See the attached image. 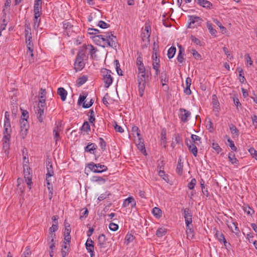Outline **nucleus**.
Instances as JSON below:
<instances>
[{
    "mask_svg": "<svg viewBox=\"0 0 257 257\" xmlns=\"http://www.w3.org/2000/svg\"><path fill=\"white\" fill-rule=\"evenodd\" d=\"M101 41V46L115 48L117 45V39L111 32H106L103 35H99Z\"/></svg>",
    "mask_w": 257,
    "mask_h": 257,
    "instance_id": "obj_1",
    "label": "nucleus"
},
{
    "mask_svg": "<svg viewBox=\"0 0 257 257\" xmlns=\"http://www.w3.org/2000/svg\"><path fill=\"white\" fill-rule=\"evenodd\" d=\"M87 167L93 172L95 173H100L106 171L107 167L100 164H95L91 162L87 165Z\"/></svg>",
    "mask_w": 257,
    "mask_h": 257,
    "instance_id": "obj_2",
    "label": "nucleus"
},
{
    "mask_svg": "<svg viewBox=\"0 0 257 257\" xmlns=\"http://www.w3.org/2000/svg\"><path fill=\"white\" fill-rule=\"evenodd\" d=\"M24 168V175L25 179V181L28 185L29 189L31 188L32 177V172L30 167L27 164L23 165Z\"/></svg>",
    "mask_w": 257,
    "mask_h": 257,
    "instance_id": "obj_3",
    "label": "nucleus"
},
{
    "mask_svg": "<svg viewBox=\"0 0 257 257\" xmlns=\"http://www.w3.org/2000/svg\"><path fill=\"white\" fill-rule=\"evenodd\" d=\"M21 132L20 135L23 139H24L27 135L29 128L28 121L26 118H21L20 120Z\"/></svg>",
    "mask_w": 257,
    "mask_h": 257,
    "instance_id": "obj_4",
    "label": "nucleus"
},
{
    "mask_svg": "<svg viewBox=\"0 0 257 257\" xmlns=\"http://www.w3.org/2000/svg\"><path fill=\"white\" fill-rule=\"evenodd\" d=\"M103 73V80L105 83V87L108 88L110 85L112 84L113 81L112 77L111 75V71L105 69L103 71H102Z\"/></svg>",
    "mask_w": 257,
    "mask_h": 257,
    "instance_id": "obj_5",
    "label": "nucleus"
},
{
    "mask_svg": "<svg viewBox=\"0 0 257 257\" xmlns=\"http://www.w3.org/2000/svg\"><path fill=\"white\" fill-rule=\"evenodd\" d=\"M5 131L4 132V137L3 142L4 147L9 148L10 144V133L11 132V126H6L4 125Z\"/></svg>",
    "mask_w": 257,
    "mask_h": 257,
    "instance_id": "obj_6",
    "label": "nucleus"
},
{
    "mask_svg": "<svg viewBox=\"0 0 257 257\" xmlns=\"http://www.w3.org/2000/svg\"><path fill=\"white\" fill-rule=\"evenodd\" d=\"M179 111L180 113L179 114V117L181 120L183 122H187L188 121V117L191 115V112L182 108H180Z\"/></svg>",
    "mask_w": 257,
    "mask_h": 257,
    "instance_id": "obj_7",
    "label": "nucleus"
},
{
    "mask_svg": "<svg viewBox=\"0 0 257 257\" xmlns=\"http://www.w3.org/2000/svg\"><path fill=\"white\" fill-rule=\"evenodd\" d=\"M226 224L231 231L234 233L236 235H238L240 233L239 229L237 227V223H235L233 221L232 217H230V221H226Z\"/></svg>",
    "mask_w": 257,
    "mask_h": 257,
    "instance_id": "obj_8",
    "label": "nucleus"
},
{
    "mask_svg": "<svg viewBox=\"0 0 257 257\" xmlns=\"http://www.w3.org/2000/svg\"><path fill=\"white\" fill-rule=\"evenodd\" d=\"M65 229L64 232V244H69L71 240V236L70 235L71 232L70 225L69 223L65 224Z\"/></svg>",
    "mask_w": 257,
    "mask_h": 257,
    "instance_id": "obj_9",
    "label": "nucleus"
},
{
    "mask_svg": "<svg viewBox=\"0 0 257 257\" xmlns=\"http://www.w3.org/2000/svg\"><path fill=\"white\" fill-rule=\"evenodd\" d=\"M182 211H183L186 225H188V224H192V215L191 210L189 208H186L183 209Z\"/></svg>",
    "mask_w": 257,
    "mask_h": 257,
    "instance_id": "obj_10",
    "label": "nucleus"
},
{
    "mask_svg": "<svg viewBox=\"0 0 257 257\" xmlns=\"http://www.w3.org/2000/svg\"><path fill=\"white\" fill-rule=\"evenodd\" d=\"M25 37H26V43L27 44V47L28 49H30V48L33 47V44L32 41L31 32H29L28 30L25 31Z\"/></svg>",
    "mask_w": 257,
    "mask_h": 257,
    "instance_id": "obj_11",
    "label": "nucleus"
},
{
    "mask_svg": "<svg viewBox=\"0 0 257 257\" xmlns=\"http://www.w3.org/2000/svg\"><path fill=\"white\" fill-rule=\"evenodd\" d=\"M215 236L220 243L223 242L224 246L226 247H227L228 245H230L229 243H228L226 241V240L225 238L224 235L221 232H220L218 230H217L215 233Z\"/></svg>",
    "mask_w": 257,
    "mask_h": 257,
    "instance_id": "obj_12",
    "label": "nucleus"
},
{
    "mask_svg": "<svg viewBox=\"0 0 257 257\" xmlns=\"http://www.w3.org/2000/svg\"><path fill=\"white\" fill-rule=\"evenodd\" d=\"M179 52L177 56V59L180 64H183V63L184 62L185 60V58H184L185 55V49L181 45L179 46Z\"/></svg>",
    "mask_w": 257,
    "mask_h": 257,
    "instance_id": "obj_13",
    "label": "nucleus"
},
{
    "mask_svg": "<svg viewBox=\"0 0 257 257\" xmlns=\"http://www.w3.org/2000/svg\"><path fill=\"white\" fill-rule=\"evenodd\" d=\"M131 205V207H135L136 205V202L133 197H129L125 199L123 203L122 207H126Z\"/></svg>",
    "mask_w": 257,
    "mask_h": 257,
    "instance_id": "obj_14",
    "label": "nucleus"
},
{
    "mask_svg": "<svg viewBox=\"0 0 257 257\" xmlns=\"http://www.w3.org/2000/svg\"><path fill=\"white\" fill-rule=\"evenodd\" d=\"M98 244L101 249L104 248L106 247V238L104 234L99 235L98 238Z\"/></svg>",
    "mask_w": 257,
    "mask_h": 257,
    "instance_id": "obj_15",
    "label": "nucleus"
},
{
    "mask_svg": "<svg viewBox=\"0 0 257 257\" xmlns=\"http://www.w3.org/2000/svg\"><path fill=\"white\" fill-rule=\"evenodd\" d=\"M85 246L88 252L92 254L94 251V242L91 238L87 239L85 243Z\"/></svg>",
    "mask_w": 257,
    "mask_h": 257,
    "instance_id": "obj_16",
    "label": "nucleus"
},
{
    "mask_svg": "<svg viewBox=\"0 0 257 257\" xmlns=\"http://www.w3.org/2000/svg\"><path fill=\"white\" fill-rule=\"evenodd\" d=\"M191 82L192 79L191 78H186L185 81L186 88H185L184 92L187 95H190L191 94V91L190 88L191 85Z\"/></svg>",
    "mask_w": 257,
    "mask_h": 257,
    "instance_id": "obj_17",
    "label": "nucleus"
},
{
    "mask_svg": "<svg viewBox=\"0 0 257 257\" xmlns=\"http://www.w3.org/2000/svg\"><path fill=\"white\" fill-rule=\"evenodd\" d=\"M136 145L138 149H139L142 152V153H143L144 154H145V153H146L143 140L140 137L138 138V140L136 142Z\"/></svg>",
    "mask_w": 257,
    "mask_h": 257,
    "instance_id": "obj_18",
    "label": "nucleus"
},
{
    "mask_svg": "<svg viewBox=\"0 0 257 257\" xmlns=\"http://www.w3.org/2000/svg\"><path fill=\"white\" fill-rule=\"evenodd\" d=\"M197 4L200 5L201 6L206 8V9H211L212 7V4L209 1L207 0H195Z\"/></svg>",
    "mask_w": 257,
    "mask_h": 257,
    "instance_id": "obj_19",
    "label": "nucleus"
},
{
    "mask_svg": "<svg viewBox=\"0 0 257 257\" xmlns=\"http://www.w3.org/2000/svg\"><path fill=\"white\" fill-rule=\"evenodd\" d=\"M57 94L60 96L62 101H65L67 95V91L63 87H60L57 90Z\"/></svg>",
    "mask_w": 257,
    "mask_h": 257,
    "instance_id": "obj_20",
    "label": "nucleus"
},
{
    "mask_svg": "<svg viewBox=\"0 0 257 257\" xmlns=\"http://www.w3.org/2000/svg\"><path fill=\"white\" fill-rule=\"evenodd\" d=\"M47 173L46 174L47 177H51L54 175L53 168L51 162H47Z\"/></svg>",
    "mask_w": 257,
    "mask_h": 257,
    "instance_id": "obj_21",
    "label": "nucleus"
},
{
    "mask_svg": "<svg viewBox=\"0 0 257 257\" xmlns=\"http://www.w3.org/2000/svg\"><path fill=\"white\" fill-rule=\"evenodd\" d=\"M60 131V129L59 128L58 125L55 126L53 131L54 134V139L55 140L56 144H57V141L60 139V137L59 135Z\"/></svg>",
    "mask_w": 257,
    "mask_h": 257,
    "instance_id": "obj_22",
    "label": "nucleus"
},
{
    "mask_svg": "<svg viewBox=\"0 0 257 257\" xmlns=\"http://www.w3.org/2000/svg\"><path fill=\"white\" fill-rule=\"evenodd\" d=\"M88 120L90 123L92 124V125L94 126V122L95 121V112L93 109H90L88 112Z\"/></svg>",
    "mask_w": 257,
    "mask_h": 257,
    "instance_id": "obj_23",
    "label": "nucleus"
},
{
    "mask_svg": "<svg viewBox=\"0 0 257 257\" xmlns=\"http://www.w3.org/2000/svg\"><path fill=\"white\" fill-rule=\"evenodd\" d=\"M85 57V53L84 50H79L77 53L75 61L84 62Z\"/></svg>",
    "mask_w": 257,
    "mask_h": 257,
    "instance_id": "obj_24",
    "label": "nucleus"
},
{
    "mask_svg": "<svg viewBox=\"0 0 257 257\" xmlns=\"http://www.w3.org/2000/svg\"><path fill=\"white\" fill-rule=\"evenodd\" d=\"M138 83L139 94L142 97L143 95L145 89L146 81L143 82L142 81H141L140 82H138Z\"/></svg>",
    "mask_w": 257,
    "mask_h": 257,
    "instance_id": "obj_25",
    "label": "nucleus"
},
{
    "mask_svg": "<svg viewBox=\"0 0 257 257\" xmlns=\"http://www.w3.org/2000/svg\"><path fill=\"white\" fill-rule=\"evenodd\" d=\"M85 66V63L82 61H75L74 63V68L76 71L81 70Z\"/></svg>",
    "mask_w": 257,
    "mask_h": 257,
    "instance_id": "obj_26",
    "label": "nucleus"
},
{
    "mask_svg": "<svg viewBox=\"0 0 257 257\" xmlns=\"http://www.w3.org/2000/svg\"><path fill=\"white\" fill-rule=\"evenodd\" d=\"M153 59V68L156 70L160 68V59L158 57L154 58V55H152Z\"/></svg>",
    "mask_w": 257,
    "mask_h": 257,
    "instance_id": "obj_27",
    "label": "nucleus"
},
{
    "mask_svg": "<svg viewBox=\"0 0 257 257\" xmlns=\"http://www.w3.org/2000/svg\"><path fill=\"white\" fill-rule=\"evenodd\" d=\"M160 80L162 84V86L167 85L166 83L168 82L169 79L167 77V73L165 72H162L160 75Z\"/></svg>",
    "mask_w": 257,
    "mask_h": 257,
    "instance_id": "obj_28",
    "label": "nucleus"
},
{
    "mask_svg": "<svg viewBox=\"0 0 257 257\" xmlns=\"http://www.w3.org/2000/svg\"><path fill=\"white\" fill-rule=\"evenodd\" d=\"M97 149L96 145L94 143H89L87 146L85 148L86 152L93 153L92 151L95 150Z\"/></svg>",
    "mask_w": 257,
    "mask_h": 257,
    "instance_id": "obj_29",
    "label": "nucleus"
},
{
    "mask_svg": "<svg viewBox=\"0 0 257 257\" xmlns=\"http://www.w3.org/2000/svg\"><path fill=\"white\" fill-rule=\"evenodd\" d=\"M189 142L190 143V145L189 146L188 149L191 152L195 157H196L198 153L197 148L196 145L192 144L191 141H189Z\"/></svg>",
    "mask_w": 257,
    "mask_h": 257,
    "instance_id": "obj_30",
    "label": "nucleus"
},
{
    "mask_svg": "<svg viewBox=\"0 0 257 257\" xmlns=\"http://www.w3.org/2000/svg\"><path fill=\"white\" fill-rule=\"evenodd\" d=\"M212 104L214 107V110L218 111L219 106V103L215 94H213L212 95Z\"/></svg>",
    "mask_w": 257,
    "mask_h": 257,
    "instance_id": "obj_31",
    "label": "nucleus"
},
{
    "mask_svg": "<svg viewBox=\"0 0 257 257\" xmlns=\"http://www.w3.org/2000/svg\"><path fill=\"white\" fill-rule=\"evenodd\" d=\"M176 48L175 47L172 46L171 47H170L169 49V50L168 51V53H167L168 58L169 59H171V58H173L176 53Z\"/></svg>",
    "mask_w": 257,
    "mask_h": 257,
    "instance_id": "obj_32",
    "label": "nucleus"
},
{
    "mask_svg": "<svg viewBox=\"0 0 257 257\" xmlns=\"http://www.w3.org/2000/svg\"><path fill=\"white\" fill-rule=\"evenodd\" d=\"M152 212L153 214V215L157 218H160L162 216V211L158 207H154L152 209Z\"/></svg>",
    "mask_w": 257,
    "mask_h": 257,
    "instance_id": "obj_33",
    "label": "nucleus"
},
{
    "mask_svg": "<svg viewBox=\"0 0 257 257\" xmlns=\"http://www.w3.org/2000/svg\"><path fill=\"white\" fill-rule=\"evenodd\" d=\"M229 126L230 131L231 132V134L238 137L239 135V131L236 128V127L233 124H229Z\"/></svg>",
    "mask_w": 257,
    "mask_h": 257,
    "instance_id": "obj_34",
    "label": "nucleus"
},
{
    "mask_svg": "<svg viewBox=\"0 0 257 257\" xmlns=\"http://www.w3.org/2000/svg\"><path fill=\"white\" fill-rule=\"evenodd\" d=\"M87 96V93L85 92H83L82 94H80L78 100V105H81L82 103L83 104V102H85L84 100Z\"/></svg>",
    "mask_w": 257,
    "mask_h": 257,
    "instance_id": "obj_35",
    "label": "nucleus"
},
{
    "mask_svg": "<svg viewBox=\"0 0 257 257\" xmlns=\"http://www.w3.org/2000/svg\"><path fill=\"white\" fill-rule=\"evenodd\" d=\"M228 158L229 161L231 162V163L232 164H238V160L235 158V155L234 153H229L228 154Z\"/></svg>",
    "mask_w": 257,
    "mask_h": 257,
    "instance_id": "obj_36",
    "label": "nucleus"
},
{
    "mask_svg": "<svg viewBox=\"0 0 257 257\" xmlns=\"http://www.w3.org/2000/svg\"><path fill=\"white\" fill-rule=\"evenodd\" d=\"M114 64L115 66V69L118 75L120 76L122 75V71L120 68V64L118 60H115L114 61Z\"/></svg>",
    "mask_w": 257,
    "mask_h": 257,
    "instance_id": "obj_37",
    "label": "nucleus"
},
{
    "mask_svg": "<svg viewBox=\"0 0 257 257\" xmlns=\"http://www.w3.org/2000/svg\"><path fill=\"white\" fill-rule=\"evenodd\" d=\"M166 233V229L165 228L161 227L158 229V230L156 231V235L159 237H161L165 235Z\"/></svg>",
    "mask_w": 257,
    "mask_h": 257,
    "instance_id": "obj_38",
    "label": "nucleus"
},
{
    "mask_svg": "<svg viewBox=\"0 0 257 257\" xmlns=\"http://www.w3.org/2000/svg\"><path fill=\"white\" fill-rule=\"evenodd\" d=\"M44 109L43 108H38L37 109V118L40 122H42L43 120V117L42 115L44 114Z\"/></svg>",
    "mask_w": 257,
    "mask_h": 257,
    "instance_id": "obj_39",
    "label": "nucleus"
},
{
    "mask_svg": "<svg viewBox=\"0 0 257 257\" xmlns=\"http://www.w3.org/2000/svg\"><path fill=\"white\" fill-rule=\"evenodd\" d=\"M69 250V246L67 245V243L64 244L63 243V245H62V248L61 249V255L62 257H65Z\"/></svg>",
    "mask_w": 257,
    "mask_h": 257,
    "instance_id": "obj_40",
    "label": "nucleus"
},
{
    "mask_svg": "<svg viewBox=\"0 0 257 257\" xmlns=\"http://www.w3.org/2000/svg\"><path fill=\"white\" fill-rule=\"evenodd\" d=\"M183 164L181 162V160H179L176 168V172L179 175H181L183 172Z\"/></svg>",
    "mask_w": 257,
    "mask_h": 257,
    "instance_id": "obj_41",
    "label": "nucleus"
},
{
    "mask_svg": "<svg viewBox=\"0 0 257 257\" xmlns=\"http://www.w3.org/2000/svg\"><path fill=\"white\" fill-rule=\"evenodd\" d=\"M190 22L189 23L188 27L191 28V25L192 24H194L195 22H198L199 20H201V18L199 17L194 16H190Z\"/></svg>",
    "mask_w": 257,
    "mask_h": 257,
    "instance_id": "obj_42",
    "label": "nucleus"
},
{
    "mask_svg": "<svg viewBox=\"0 0 257 257\" xmlns=\"http://www.w3.org/2000/svg\"><path fill=\"white\" fill-rule=\"evenodd\" d=\"M40 102H45L46 90L45 89L41 88L40 92Z\"/></svg>",
    "mask_w": 257,
    "mask_h": 257,
    "instance_id": "obj_43",
    "label": "nucleus"
},
{
    "mask_svg": "<svg viewBox=\"0 0 257 257\" xmlns=\"http://www.w3.org/2000/svg\"><path fill=\"white\" fill-rule=\"evenodd\" d=\"M237 70L239 72V76L240 77L239 78V81L241 83H243L244 81L245 80V79L243 76L244 73L242 69L240 67H237Z\"/></svg>",
    "mask_w": 257,
    "mask_h": 257,
    "instance_id": "obj_44",
    "label": "nucleus"
},
{
    "mask_svg": "<svg viewBox=\"0 0 257 257\" xmlns=\"http://www.w3.org/2000/svg\"><path fill=\"white\" fill-rule=\"evenodd\" d=\"M50 177H47L46 176V181L47 183V187L49 191H50V193L52 194V191H53V185L51 183V179H50Z\"/></svg>",
    "mask_w": 257,
    "mask_h": 257,
    "instance_id": "obj_45",
    "label": "nucleus"
},
{
    "mask_svg": "<svg viewBox=\"0 0 257 257\" xmlns=\"http://www.w3.org/2000/svg\"><path fill=\"white\" fill-rule=\"evenodd\" d=\"M92 181L101 183H104L106 181L105 179L98 176H94L92 177Z\"/></svg>",
    "mask_w": 257,
    "mask_h": 257,
    "instance_id": "obj_46",
    "label": "nucleus"
},
{
    "mask_svg": "<svg viewBox=\"0 0 257 257\" xmlns=\"http://www.w3.org/2000/svg\"><path fill=\"white\" fill-rule=\"evenodd\" d=\"M132 134L134 136L136 135L138 138L140 137V130L137 126H133L132 128Z\"/></svg>",
    "mask_w": 257,
    "mask_h": 257,
    "instance_id": "obj_47",
    "label": "nucleus"
},
{
    "mask_svg": "<svg viewBox=\"0 0 257 257\" xmlns=\"http://www.w3.org/2000/svg\"><path fill=\"white\" fill-rule=\"evenodd\" d=\"M192 141L194 144L198 145L199 143H201V138L195 135H192L191 136Z\"/></svg>",
    "mask_w": 257,
    "mask_h": 257,
    "instance_id": "obj_48",
    "label": "nucleus"
},
{
    "mask_svg": "<svg viewBox=\"0 0 257 257\" xmlns=\"http://www.w3.org/2000/svg\"><path fill=\"white\" fill-rule=\"evenodd\" d=\"M81 130L84 132H87L90 131V124L88 122L85 121L81 127Z\"/></svg>",
    "mask_w": 257,
    "mask_h": 257,
    "instance_id": "obj_49",
    "label": "nucleus"
},
{
    "mask_svg": "<svg viewBox=\"0 0 257 257\" xmlns=\"http://www.w3.org/2000/svg\"><path fill=\"white\" fill-rule=\"evenodd\" d=\"M206 25H207V28L208 29V30L209 31V33L212 35H215L216 31L215 29H213L212 24L209 22H207Z\"/></svg>",
    "mask_w": 257,
    "mask_h": 257,
    "instance_id": "obj_50",
    "label": "nucleus"
},
{
    "mask_svg": "<svg viewBox=\"0 0 257 257\" xmlns=\"http://www.w3.org/2000/svg\"><path fill=\"white\" fill-rule=\"evenodd\" d=\"M135 238V237L130 233H127L125 237V240L127 242V244L130 243V242H132L134 239Z\"/></svg>",
    "mask_w": 257,
    "mask_h": 257,
    "instance_id": "obj_51",
    "label": "nucleus"
},
{
    "mask_svg": "<svg viewBox=\"0 0 257 257\" xmlns=\"http://www.w3.org/2000/svg\"><path fill=\"white\" fill-rule=\"evenodd\" d=\"M9 113L8 111H6L5 112V125H6V126H11V124H10V118H9Z\"/></svg>",
    "mask_w": 257,
    "mask_h": 257,
    "instance_id": "obj_52",
    "label": "nucleus"
},
{
    "mask_svg": "<svg viewBox=\"0 0 257 257\" xmlns=\"http://www.w3.org/2000/svg\"><path fill=\"white\" fill-rule=\"evenodd\" d=\"M159 51V45L158 44H156L155 42L154 43V46H153V55H154V58L155 57H158L159 58V56L158 53Z\"/></svg>",
    "mask_w": 257,
    "mask_h": 257,
    "instance_id": "obj_53",
    "label": "nucleus"
},
{
    "mask_svg": "<svg viewBox=\"0 0 257 257\" xmlns=\"http://www.w3.org/2000/svg\"><path fill=\"white\" fill-rule=\"evenodd\" d=\"M87 80V77L83 75L78 79L77 83L80 86L85 83Z\"/></svg>",
    "mask_w": 257,
    "mask_h": 257,
    "instance_id": "obj_54",
    "label": "nucleus"
},
{
    "mask_svg": "<svg viewBox=\"0 0 257 257\" xmlns=\"http://www.w3.org/2000/svg\"><path fill=\"white\" fill-rule=\"evenodd\" d=\"M10 21V19H4L2 21V23L0 25V29L1 30H5L6 29V27Z\"/></svg>",
    "mask_w": 257,
    "mask_h": 257,
    "instance_id": "obj_55",
    "label": "nucleus"
},
{
    "mask_svg": "<svg viewBox=\"0 0 257 257\" xmlns=\"http://www.w3.org/2000/svg\"><path fill=\"white\" fill-rule=\"evenodd\" d=\"M98 26H99L100 28L105 29L109 27L110 25L103 21H99L98 23Z\"/></svg>",
    "mask_w": 257,
    "mask_h": 257,
    "instance_id": "obj_56",
    "label": "nucleus"
},
{
    "mask_svg": "<svg viewBox=\"0 0 257 257\" xmlns=\"http://www.w3.org/2000/svg\"><path fill=\"white\" fill-rule=\"evenodd\" d=\"M99 31L96 29L89 28L88 29V34L89 35H94L95 36L99 34Z\"/></svg>",
    "mask_w": 257,
    "mask_h": 257,
    "instance_id": "obj_57",
    "label": "nucleus"
},
{
    "mask_svg": "<svg viewBox=\"0 0 257 257\" xmlns=\"http://www.w3.org/2000/svg\"><path fill=\"white\" fill-rule=\"evenodd\" d=\"M148 77L146 75V72H144L143 73H138V82H140L141 81H146V79Z\"/></svg>",
    "mask_w": 257,
    "mask_h": 257,
    "instance_id": "obj_58",
    "label": "nucleus"
},
{
    "mask_svg": "<svg viewBox=\"0 0 257 257\" xmlns=\"http://www.w3.org/2000/svg\"><path fill=\"white\" fill-rule=\"evenodd\" d=\"M196 183V180L195 178L192 179L191 181L188 184V187L189 189L192 190Z\"/></svg>",
    "mask_w": 257,
    "mask_h": 257,
    "instance_id": "obj_59",
    "label": "nucleus"
},
{
    "mask_svg": "<svg viewBox=\"0 0 257 257\" xmlns=\"http://www.w3.org/2000/svg\"><path fill=\"white\" fill-rule=\"evenodd\" d=\"M206 127L207 130H208L211 133L213 132L214 130L213 127L212 123L210 119H209L208 122L206 123Z\"/></svg>",
    "mask_w": 257,
    "mask_h": 257,
    "instance_id": "obj_60",
    "label": "nucleus"
},
{
    "mask_svg": "<svg viewBox=\"0 0 257 257\" xmlns=\"http://www.w3.org/2000/svg\"><path fill=\"white\" fill-rule=\"evenodd\" d=\"M174 138L175 139V142L177 144H179L182 142V137L179 134H175L174 136Z\"/></svg>",
    "mask_w": 257,
    "mask_h": 257,
    "instance_id": "obj_61",
    "label": "nucleus"
},
{
    "mask_svg": "<svg viewBox=\"0 0 257 257\" xmlns=\"http://www.w3.org/2000/svg\"><path fill=\"white\" fill-rule=\"evenodd\" d=\"M186 234L187 238L191 239L194 237V230L193 229H189V230H186Z\"/></svg>",
    "mask_w": 257,
    "mask_h": 257,
    "instance_id": "obj_62",
    "label": "nucleus"
},
{
    "mask_svg": "<svg viewBox=\"0 0 257 257\" xmlns=\"http://www.w3.org/2000/svg\"><path fill=\"white\" fill-rule=\"evenodd\" d=\"M212 147L214 150L216 151L217 153H219L222 150L221 148L217 143H213L212 144Z\"/></svg>",
    "mask_w": 257,
    "mask_h": 257,
    "instance_id": "obj_63",
    "label": "nucleus"
},
{
    "mask_svg": "<svg viewBox=\"0 0 257 257\" xmlns=\"http://www.w3.org/2000/svg\"><path fill=\"white\" fill-rule=\"evenodd\" d=\"M58 229V222H56L55 224H53L49 228V232L54 233Z\"/></svg>",
    "mask_w": 257,
    "mask_h": 257,
    "instance_id": "obj_64",
    "label": "nucleus"
}]
</instances>
